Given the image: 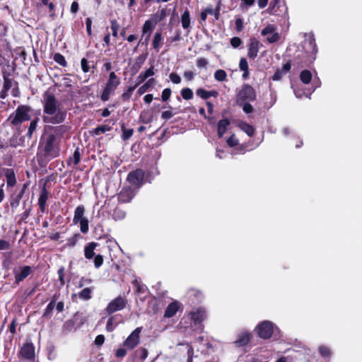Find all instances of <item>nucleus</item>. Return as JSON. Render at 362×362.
<instances>
[{
    "mask_svg": "<svg viewBox=\"0 0 362 362\" xmlns=\"http://www.w3.org/2000/svg\"><path fill=\"white\" fill-rule=\"evenodd\" d=\"M44 100V122L52 124L62 122L65 118V113L59 109L57 100L49 94L45 95Z\"/></svg>",
    "mask_w": 362,
    "mask_h": 362,
    "instance_id": "obj_1",
    "label": "nucleus"
},
{
    "mask_svg": "<svg viewBox=\"0 0 362 362\" xmlns=\"http://www.w3.org/2000/svg\"><path fill=\"white\" fill-rule=\"evenodd\" d=\"M28 108L25 106L18 107L8 118V121L14 127H18L23 122L30 119Z\"/></svg>",
    "mask_w": 362,
    "mask_h": 362,
    "instance_id": "obj_2",
    "label": "nucleus"
},
{
    "mask_svg": "<svg viewBox=\"0 0 362 362\" xmlns=\"http://www.w3.org/2000/svg\"><path fill=\"white\" fill-rule=\"evenodd\" d=\"M59 154V147L57 138L54 134L48 136L45 146V155L51 158H56Z\"/></svg>",
    "mask_w": 362,
    "mask_h": 362,
    "instance_id": "obj_3",
    "label": "nucleus"
},
{
    "mask_svg": "<svg viewBox=\"0 0 362 362\" xmlns=\"http://www.w3.org/2000/svg\"><path fill=\"white\" fill-rule=\"evenodd\" d=\"M85 208L83 205L78 206L74 211L73 222L80 224L81 233H86L88 231V220L83 216Z\"/></svg>",
    "mask_w": 362,
    "mask_h": 362,
    "instance_id": "obj_4",
    "label": "nucleus"
},
{
    "mask_svg": "<svg viewBox=\"0 0 362 362\" xmlns=\"http://www.w3.org/2000/svg\"><path fill=\"white\" fill-rule=\"evenodd\" d=\"M127 304V300L125 297L119 296L112 300L105 308V312L108 314H112L117 311L123 310Z\"/></svg>",
    "mask_w": 362,
    "mask_h": 362,
    "instance_id": "obj_5",
    "label": "nucleus"
},
{
    "mask_svg": "<svg viewBox=\"0 0 362 362\" xmlns=\"http://www.w3.org/2000/svg\"><path fill=\"white\" fill-rule=\"evenodd\" d=\"M142 327H136L123 342V346L127 349H134L140 342V334Z\"/></svg>",
    "mask_w": 362,
    "mask_h": 362,
    "instance_id": "obj_6",
    "label": "nucleus"
},
{
    "mask_svg": "<svg viewBox=\"0 0 362 362\" xmlns=\"http://www.w3.org/2000/svg\"><path fill=\"white\" fill-rule=\"evenodd\" d=\"M274 327V325L272 322L263 321L257 327L258 335L262 339H269L272 337Z\"/></svg>",
    "mask_w": 362,
    "mask_h": 362,
    "instance_id": "obj_7",
    "label": "nucleus"
},
{
    "mask_svg": "<svg viewBox=\"0 0 362 362\" xmlns=\"http://www.w3.org/2000/svg\"><path fill=\"white\" fill-rule=\"evenodd\" d=\"M188 316L194 326H198L202 330L203 329L202 322L205 320L206 316V311L204 308H198L194 309L189 313Z\"/></svg>",
    "mask_w": 362,
    "mask_h": 362,
    "instance_id": "obj_8",
    "label": "nucleus"
},
{
    "mask_svg": "<svg viewBox=\"0 0 362 362\" xmlns=\"http://www.w3.org/2000/svg\"><path fill=\"white\" fill-rule=\"evenodd\" d=\"M13 272L15 277L14 284L18 285L31 274L32 269L30 266L15 267Z\"/></svg>",
    "mask_w": 362,
    "mask_h": 362,
    "instance_id": "obj_9",
    "label": "nucleus"
},
{
    "mask_svg": "<svg viewBox=\"0 0 362 362\" xmlns=\"http://www.w3.org/2000/svg\"><path fill=\"white\" fill-rule=\"evenodd\" d=\"M144 177L143 170L138 169L129 173L127 180L133 185L139 186L142 184Z\"/></svg>",
    "mask_w": 362,
    "mask_h": 362,
    "instance_id": "obj_10",
    "label": "nucleus"
},
{
    "mask_svg": "<svg viewBox=\"0 0 362 362\" xmlns=\"http://www.w3.org/2000/svg\"><path fill=\"white\" fill-rule=\"evenodd\" d=\"M261 33L263 36H267V40L269 43L276 42L279 40V33L274 32V28L272 25L266 26Z\"/></svg>",
    "mask_w": 362,
    "mask_h": 362,
    "instance_id": "obj_11",
    "label": "nucleus"
},
{
    "mask_svg": "<svg viewBox=\"0 0 362 362\" xmlns=\"http://www.w3.org/2000/svg\"><path fill=\"white\" fill-rule=\"evenodd\" d=\"M262 47L261 43L255 38L250 40L248 45V53L247 56L249 58L254 59L257 57L259 52V48Z\"/></svg>",
    "mask_w": 362,
    "mask_h": 362,
    "instance_id": "obj_12",
    "label": "nucleus"
},
{
    "mask_svg": "<svg viewBox=\"0 0 362 362\" xmlns=\"http://www.w3.org/2000/svg\"><path fill=\"white\" fill-rule=\"evenodd\" d=\"M134 197V192L130 187H124L118 194V201L121 203L130 202Z\"/></svg>",
    "mask_w": 362,
    "mask_h": 362,
    "instance_id": "obj_13",
    "label": "nucleus"
},
{
    "mask_svg": "<svg viewBox=\"0 0 362 362\" xmlns=\"http://www.w3.org/2000/svg\"><path fill=\"white\" fill-rule=\"evenodd\" d=\"M20 354L25 359H32L35 356V347L31 343L23 344L21 347Z\"/></svg>",
    "mask_w": 362,
    "mask_h": 362,
    "instance_id": "obj_14",
    "label": "nucleus"
},
{
    "mask_svg": "<svg viewBox=\"0 0 362 362\" xmlns=\"http://www.w3.org/2000/svg\"><path fill=\"white\" fill-rule=\"evenodd\" d=\"M48 192L46 189V187L44 186L42 189L39 198H38V205L40 208V211L44 213L46 209L47 201L48 199Z\"/></svg>",
    "mask_w": 362,
    "mask_h": 362,
    "instance_id": "obj_15",
    "label": "nucleus"
},
{
    "mask_svg": "<svg viewBox=\"0 0 362 362\" xmlns=\"http://www.w3.org/2000/svg\"><path fill=\"white\" fill-rule=\"evenodd\" d=\"M119 83V79L117 78L115 72H111L105 90H112L117 87Z\"/></svg>",
    "mask_w": 362,
    "mask_h": 362,
    "instance_id": "obj_16",
    "label": "nucleus"
},
{
    "mask_svg": "<svg viewBox=\"0 0 362 362\" xmlns=\"http://www.w3.org/2000/svg\"><path fill=\"white\" fill-rule=\"evenodd\" d=\"M307 41L308 44V52H310V61L313 62L315 59V54L317 52L315 40L313 36H310Z\"/></svg>",
    "mask_w": 362,
    "mask_h": 362,
    "instance_id": "obj_17",
    "label": "nucleus"
},
{
    "mask_svg": "<svg viewBox=\"0 0 362 362\" xmlns=\"http://www.w3.org/2000/svg\"><path fill=\"white\" fill-rule=\"evenodd\" d=\"M291 65L289 62H286L281 69H278L274 74L273 75V80L278 81L280 80L284 75L289 71L291 69Z\"/></svg>",
    "mask_w": 362,
    "mask_h": 362,
    "instance_id": "obj_18",
    "label": "nucleus"
},
{
    "mask_svg": "<svg viewBox=\"0 0 362 362\" xmlns=\"http://www.w3.org/2000/svg\"><path fill=\"white\" fill-rule=\"evenodd\" d=\"M98 245L97 243L91 242L85 246L84 255L86 259H90L95 256L94 250Z\"/></svg>",
    "mask_w": 362,
    "mask_h": 362,
    "instance_id": "obj_19",
    "label": "nucleus"
},
{
    "mask_svg": "<svg viewBox=\"0 0 362 362\" xmlns=\"http://www.w3.org/2000/svg\"><path fill=\"white\" fill-rule=\"evenodd\" d=\"M250 339V334L246 332H242L238 334L237 339L235 341V344L238 346H243L246 345Z\"/></svg>",
    "mask_w": 362,
    "mask_h": 362,
    "instance_id": "obj_20",
    "label": "nucleus"
},
{
    "mask_svg": "<svg viewBox=\"0 0 362 362\" xmlns=\"http://www.w3.org/2000/svg\"><path fill=\"white\" fill-rule=\"evenodd\" d=\"M119 317H120L119 315H113L109 317L106 325V330L107 332H112L116 328L117 325L122 322V321L118 320Z\"/></svg>",
    "mask_w": 362,
    "mask_h": 362,
    "instance_id": "obj_21",
    "label": "nucleus"
},
{
    "mask_svg": "<svg viewBox=\"0 0 362 362\" xmlns=\"http://www.w3.org/2000/svg\"><path fill=\"white\" fill-rule=\"evenodd\" d=\"M4 175L6 178V183L8 186L13 187L16 183V175L14 171L11 168H7L4 171Z\"/></svg>",
    "mask_w": 362,
    "mask_h": 362,
    "instance_id": "obj_22",
    "label": "nucleus"
},
{
    "mask_svg": "<svg viewBox=\"0 0 362 362\" xmlns=\"http://www.w3.org/2000/svg\"><path fill=\"white\" fill-rule=\"evenodd\" d=\"M156 24V23H155V21L153 22L151 20H148L144 23L142 31H143V35H146V40H149L151 33H152V30Z\"/></svg>",
    "mask_w": 362,
    "mask_h": 362,
    "instance_id": "obj_23",
    "label": "nucleus"
},
{
    "mask_svg": "<svg viewBox=\"0 0 362 362\" xmlns=\"http://www.w3.org/2000/svg\"><path fill=\"white\" fill-rule=\"evenodd\" d=\"M178 308H179V305H178L177 302H173V303H170L168 305V307L165 311L164 316L166 317H173L176 314L177 311L178 310Z\"/></svg>",
    "mask_w": 362,
    "mask_h": 362,
    "instance_id": "obj_24",
    "label": "nucleus"
},
{
    "mask_svg": "<svg viewBox=\"0 0 362 362\" xmlns=\"http://www.w3.org/2000/svg\"><path fill=\"white\" fill-rule=\"evenodd\" d=\"M230 124V121L227 119H221L218 123V134L219 137H222L227 130Z\"/></svg>",
    "mask_w": 362,
    "mask_h": 362,
    "instance_id": "obj_25",
    "label": "nucleus"
},
{
    "mask_svg": "<svg viewBox=\"0 0 362 362\" xmlns=\"http://www.w3.org/2000/svg\"><path fill=\"white\" fill-rule=\"evenodd\" d=\"M238 127L242 131L245 132L249 136H252L254 134L255 129L252 125H250L245 122H240L238 124Z\"/></svg>",
    "mask_w": 362,
    "mask_h": 362,
    "instance_id": "obj_26",
    "label": "nucleus"
},
{
    "mask_svg": "<svg viewBox=\"0 0 362 362\" xmlns=\"http://www.w3.org/2000/svg\"><path fill=\"white\" fill-rule=\"evenodd\" d=\"M93 289L91 288H85L81 292L78 293L79 298L85 300H88L91 298Z\"/></svg>",
    "mask_w": 362,
    "mask_h": 362,
    "instance_id": "obj_27",
    "label": "nucleus"
},
{
    "mask_svg": "<svg viewBox=\"0 0 362 362\" xmlns=\"http://www.w3.org/2000/svg\"><path fill=\"white\" fill-rule=\"evenodd\" d=\"M182 26L184 29H187L190 25V15L189 12L186 10L182 15L181 18Z\"/></svg>",
    "mask_w": 362,
    "mask_h": 362,
    "instance_id": "obj_28",
    "label": "nucleus"
},
{
    "mask_svg": "<svg viewBox=\"0 0 362 362\" xmlns=\"http://www.w3.org/2000/svg\"><path fill=\"white\" fill-rule=\"evenodd\" d=\"M240 69L243 71V76L246 78L249 74V68L247 60L245 58H241L239 63Z\"/></svg>",
    "mask_w": 362,
    "mask_h": 362,
    "instance_id": "obj_29",
    "label": "nucleus"
},
{
    "mask_svg": "<svg viewBox=\"0 0 362 362\" xmlns=\"http://www.w3.org/2000/svg\"><path fill=\"white\" fill-rule=\"evenodd\" d=\"M155 74V68L153 66H151L150 68H148L147 70H146L144 72H142L139 74V78L141 79V81H144L148 78L153 76Z\"/></svg>",
    "mask_w": 362,
    "mask_h": 362,
    "instance_id": "obj_30",
    "label": "nucleus"
},
{
    "mask_svg": "<svg viewBox=\"0 0 362 362\" xmlns=\"http://www.w3.org/2000/svg\"><path fill=\"white\" fill-rule=\"evenodd\" d=\"M126 213L121 209L116 208L112 214V217L115 221H120L124 218Z\"/></svg>",
    "mask_w": 362,
    "mask_h": 362,
    "instance_id": "obj_31",
    "label": "nucleus"
},
{
    "mask_svg": "<svg viewBox=\"0 0 362 362\" xmlns=\"http://www.w3.org/2000/svg\"><path fill=\"white\" fill-rule=\"evenodd\" d=\"M163 40L162 35L159 32H156L155 33L153 40V47L154 49L159 50L160 48V42Z\"/></svg>",
    "mask_w": 362,
    "mask_h": 362,
    "instance_id": "obj_32",
    "label": "nucleus"
},
{
    "mask_svg": "<svg viewBox=\"0 0 362 362\" xmlns=\"http://www.w3.org/2000/svg\"><path fill=\"white\" fill-rule=\"evenodd\" d=\"M300 78L304 83H308L310 82L312 78V74L308 70H303L300 72Z\"/></svg>",
    "mask_w": 362,
    "mask_h": 362,
    "instance_id": "obj_33",
    "label": "nucleus"
},
{
    "mask_svg": "<svg viewBox=\"0 0 362 362\" xmlns=\"http://www.w3.org/2000/svg\"><path fill=\"white\" fill-rule=\"evenodd\" d=\"M204 11L207 13V15H214L216 20H218L220 14V5L218 4L215 9H213L211 7L208 6L204 9Z\"/></svg>",
    "mask_w": 362,
    "mask_h": 362,
    "instance_id": "obj_34",
    "label": "nucleus"
},
{
    "mask_svg": "<svg viewBox=\"0 0 362 362\" xmlns=\"http://www.w3.org/2000/svg\"><path fill=\"white\" fill-rule=\"evenodd\" d=\"M53 59H54V62H57L58 64H59L64 67L66 66V65H67L66 61L62 54H61L59 53H56V54H54Z\"/></svg>",
    "mask_w": 362,
    "mask_h": 362,
    "instance_id": "obj_35",
    "label": "nucleus"
},
{
    "mask_svg": "<svg viewBox=\"0 0 362 362\" xmlns=\"http://www.w3.org/2000/svg\"><path fill=\"white\" fill-rule=\"evenodd\" d=\"M188 296L189 298L194 296L197 302H199L203 298L202 294L199 291L195 289H191L188 291Z\"/></svg>",
    "mask_w": 362,
    "mask_h": 362,
    "instance_id": "obj_36",
    "label": "nucleus"
},
{
    "mask_svg": "<svg viewBox=\"0 0 362 362\" xmlns=\"http://www.w3.org/2000/svg\"><path fill=\"white\" fill-rule=\"evenodd\" d=\"M111 129V127L107 125H102L100 127H98L93 130L94 134L99 136L107 131H110Z\"/></svg>",
    "mask_w": 362,
    "mask_h": 362,
    "instance_id": "obj_37",
    "label": "nucleus"
},
{
    "mask_svg": "<svg viewBox=\"0 0 362 362\" xmlns=\"http://www.w3.org/2000/svg\"><path fill=\"white\" fill-rule=\"evenodd\" d=\"M226 76V72L223 69H218L214 74V78L218 81H224Z\"/></svg>",
    "mask_w": 362,
    "mask_h": 362,
    "instance_id": "obj_38",
    "label": "nucleus"
},
{
    "mask_svg": "<svg viewBox=\"0 0 362 362\" xmlns=\"http://www.w3.org/2000/svg\"><path fill=\"white\" fill-rule=\"evenodd\" d=\"M319 352L325 358L330 357L332 354L329 348L326 346H320L319 347Z\"/></svg>",
    "mask_w": 362,
    "mask_h": 362,
    "instance_id": "obj_39",
    "label": "nucleus"
},
{
    "mask_svg": "<svg viewBox=\"0 0 362 362\" xmlns=\"http://www.w3.org/2000/svg\"><path fill=\"white\" fill-rule=\"evenodd\" d=\"M4 90H8L9 89H12V90H16L17 89V87L11 79L5 78L4 86Z\"/></svg>",
    "mask_w": 362,
    "mask_h": 362,
    "instance_id": "obj_40",
    "label": "nucleus"
},
{
    "mask_svg": "<svg viewBox=\"0 0 362 362\" xmlns=\"http://www.w3.org/2000/svg\"><path fill=\"white\" fill-rule=\"evenodd\" d=\"M37 124V119L33 120L29 126L28 136L31 138L33 133L35 131Z\"/></svg>",
    "mask_w": 362,
    "mask_h": 362,
    "instance_id": "obj_41",
    "label": "nucleus"
},
{
    "mask_svg": "<svg viewBox=\"0 0 362 362\" xmlns=\"http://www.w3.org/2000/svg\"><path fill=\"white\" fill-rule=\"evenodd\" d=\"M71 161L76 165L80 162V152L78 148H76L73 154V156L70 158Z\"/></svg>",
    "mask_w": 362,
    "mask_h": 362,
    "instance_id": "obj_42",
    "label": "nucleus"
},
{
    "mask_svg": "<svg viewBox=\"0 0 362 362\" xmlns=\"http://www.w3.org/2000/svg\"><path fill=\"white\" fill-rule=\"evenodd\" d=\"M136 353L142 361L145 360L148 356V351L144 348L137 349Z\"/></svg>",
    "mask_w": 362,
    "mask_h": 362,
    "instance_id": "obj_43",
    "label": "nucleus"
},
{
    "mask_svg": "<svg viewBox=\"0 0 362 362\" xmlns=\"http://www.w3.org/2000/svg\"><path fill=\"white\" fill-rule=\"evenodd\" d=\"M133 285L136 287V291L139 293L144 292L146 286L141 284L138 279H135L132 281Z\"/></svg>",
    "mask_w": 362,
    "mask_h": 362,
    "instance_id": "obj_44",
    "label": "nucleus"
},
{
    "mask_svg": "<svg viewBox=\"0 0 362 362\" xmlns=\"http://www.w3.org/2000/svg\"><path fill=\"white\" fill-rule=\"evenodd\" d=\"M81 69L84 73H87V72L90 71V66L89 65L88 61L86 59L83 58L81 59Z\"/></svg>",
    "mask_w": 362,
    "mask_h": 362,
    "instance_id": "obj_45",
    "label": "nucleus"
},
{
    "mask_svg": "<svg viewBox=\"0 0 362 362\" xmlns=\"http://www.w3.org/2000/svg\"><path fill=\"white\" fill-rule=\"evenodd\" d=\"M57 273H58L60 284L62 286L65 284V281H64L65 269H64V267H60Z\"/></svg>",
    "mask_w": 362,
    "mask_h": 362,
    "instance_id": "obj_46",
    "label": "nucleus"
},
{
    "mask_svg": "<svg viewBox=\"0 0 362 362\" xmlns=\"http://www.w3.org/2000/svg\"><path fill=\"white\" fill-rule=\"evenodd\" d=\"M208 63V60L203 57H199L197 59V66L199 69L205 68L207 66Z\"/></svg>",
    "mask_w": 362,
    "mask_h": 362,
    "instance_id": "obj_47",
    "label": "nucleus"
},
{
    "mask_svg": "<svg viewBox=\"0 0 362 362\" xmlns=\"http://www.w3.org/2000/svg\"><path fill=\"white\" fill-rule=\"evenodd\" d=\"M133 134V130L131 129H122V138L123 140L129 139Z\"/></svg>",
    "mask_w": 362,
    "mask_h": 362,
    "instance_id": "obj_48",
    "label": "nucleus"
},
{
    "mask_svg": "<svg viewBox=\"0 0 362 362\" xmlns=\"http://www.w3.org/2000/svg\"><path fill=\"white\" fill-rule=\"evenodd\" d=\"M166 17V11L165 9H162L159 13L156 14L154 16L155 18V23H157L158 21H163Z\"/></svg>",
    "mask_w": 362,
    "mask_h": 362,
    "instance_id": "obj_49",
    "label": "nucleus"
},
{
    "mask_svg": "<svg viewBox=\"0 0 362 362\" xmlns=\"http://www.w3.org/2000/svg\"><path fill=\"white\" fill-rule=\"evenodd\" d=\"M119 28V25L117 22V21H115V20L111 21V29L112 31V35L114 37L117 36V30H118Z\"/></svg>",
    "mask_w": 362,
    "mask_h": 362,
    "instance_id": "obj_50",
    "label": "nucleus"
},
{
    "mask_svg": "<svg viewBox=\"0 0 362 362\" xmlns=\"http://www.w3.org/2000/svg\"><path fill=\"white\" fill-rule=\"evenodd\" d=\"M242 42L241 39L238 37H234L230 39V45L233 48H238Z\"/></svg>",
    "mask_w": 362,
    "mask_h": 362,
    "instance_id": "obj_51",
    "label": "nucleus"
},
{
    "mask_svg": "<svg viewBox=\"0 0 362 362\" xmlns=\"http://www.w3.org/2000/svg\"><path fill=\"white\" fill-rule=\"evenodd\" d=\"M103 263V257L100 255H98L94 258V266L95 268H99Z\"/></svg>",
    "mask_w": 362,
    "mask_h": 362,
    "instance_id": "obj_52",
    "label": "nucleus"
},
{
    "mask_svg": "<svg viewBox=\"0 0 362 362\" xmlns=\"http://www.w3.org/2000/svg\"><path fill=\"white\" fill-rule=\"evenodd\" d=\"M295 96L299 99H308L310 100L311 93H305V92H294Z\"/></svg>",
    "mask_w": 362,
    "mask_h": 362,
    "instance_id": "obj_53",
    "label": "nucleus"
},
{
    "mask_svg": "<svg viewBox=\"0 0 362 362\" xmlns=\"http://www.w3.org/2000/svg\"><path fill=\"white\" fill-rule=\"evenodd\" d=\"M197 95L202 98L206 99L211 96H216L217 92H197Z\"/></svg>",
    "mask_w": 362,
    "mask_h": 362,
    "instance_id": "obj_54",
    "label": "nucleus"
},
{
    "mask_svg": "<svg viewBox=\"0 0 362 362\" xmlns=\"http://www.w3.org/2000/svg\"><path fill=\"white\" fill-rule=\"evenodd\" d=\"M21 199V196H16L15 197H13L10 203L11 208L16 209L20 204Z\"/></svg>",
    "mask_w": 362,
    "mask_h": 362,
    "instance_id": "obj_55",
    "label": "nucleus"
},
{
    "mask_svg": "<svg viewBox=\"0 0 362 362\" xmlns=\"http://www.w3.org/2000/svg\"><path fill=\"white\" fill-rule=\"evenodd\" d=\"M169 78L170 80L173 83H175V84H177V83H180V81H181V78L179 75H177V74L175 73H171L170 75H169Z\"/></svg>",
    "mask_w": 362,
    "mask_h": 362,
    "instance_id": "obj_56",
    "label": "nucleus"
},
{
    "mask_svg": "<svg viewBox=\"0 0 362 362\" xmlns=\"http://www.w3.org/2000/svg\"><path fill=\"white\" fill-rule=\"evenodd\" d=\"M78 234H75L74 236L71 237L67 240L66 245L69 247H74L78 240Z\"/></svg>",
    "mask_w": 362,
    "mask_h": 362,
    "instance_id": "obj_57",
    "label": "nucleus"
},
{
    "mask_svg": "<svg viewBox=\"0 0 362 362\" xmlns=\"http://www.w3.org/2000/svg\"><path fill=\"white\" fill-rule=\"evenodd\" d=\"M55 300H52L47 305L45 310L44 316L49 315L54 308Z\"/></svg>",
    "mask_w": 362,
    "mask_h": 362,
    "instance_id": "obj_58",
    "label": "nucleus"
},
{
    "mask_svg": "<svg viewBox=\"0 0 362 362\" xmlns=\"http://www.w3.org/2000/svg\"><path fill=\"white\" fill-rule=\"evenodd\" d=\"M227 144L230 147H233L236 145H238V140L235 137L234 135H232L230 136L228 140H227Z\"/></svg>",
    "mask_w": 362,
    "mask_h": 362,
    "instance_id": "obj_59",
    "label": "nucleus"
},
{
    "mask_svg": "<svg viewBox=\"0 0 362 362\" xmlns=\"http://www.w3.org/2000/svg\"><path fill=\"white\" fill-rule=\"evenodd\" d=\"M146 59V55H139L136 59L135 64L140 68L142 64L144 63L145 60Z\"/></svg>",
    "mask_w": 362,
    "mask_h": 362,
    "instance_id": "obj_60",
    "label": "nucleus"
},
{
    "mask_svg": "<svg viewBox=\"0 0 362 362\" xmlns=\"http://www.w3.org/2000/svg\"><path fill=\"white\" fill-rule=\"evenodd\" d=\"M92 282V280L90 279H88V278H85V277H82L79 282H78V287L79 288H82L84 286L86 285H89Z\"/></svg>",
    "mask_w": 362,
    "mask_h": 362,
    "instance_id": "obj_61",
    "label": "nucleus"
},
{
    "mask_svg": "<svg viewBox=\"0 0 362 362\" xmlns=\"http://www.w3.org/2000/svg\"><path fill=\"white\" fill-rule=\"evenodd\" d=\"M10 248V243L8 241L0 240V250H6Z\"/></svg>",
    "mask_w": 362,
    "mask_h": 362,
    "instance_id": "obj_62",
    "label": "nucleus"
},
{
    "mask_svg": "<svg viewBox=\"0 0 362 362\" xmlns=\"http://www.w3.org/2000/svg\"><path fill=\"white\" fill-rule=\"evenodd\" d=\"M174 114L170 110H166L162 112L161 117L164 120H168L170 119Z\"/></svg>",
    "mask_w": 362,
    "mask_h": 362,
    "instance_id": "obj_63",
    "label": "nucleus"
},
{
    "mask_svg": "<svg viewBox=\"0 0 362 362\" xmlns=\"http://www.w3.org/2000/svg\"><path fill=\"white\" fill-rule=\"evenodd\" d=\"M127 354V350L124 348H119L116 351L115 355L118 358H123Z\"/></svg>",
    "mask_w": 362,
    "mask_h": 362,
    "instance_id": "obj_64",
    "label": "nucleus"
}]
</instances>
